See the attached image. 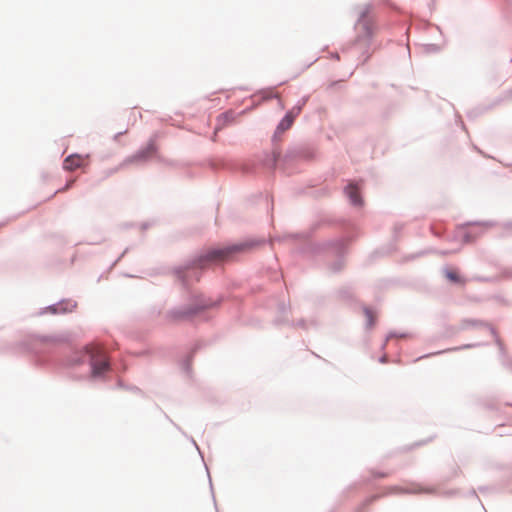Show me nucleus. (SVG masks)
I'll list each match as a JSON object with an SVG mask.
<instances>
[{
    "label": "nucleus",
    "mask_w": 512,
    "mask_h": 512,
    "mask_svg": "<svg viewBox=\"0 0 512 512\" xmlns=\"http://www.w3.org/2000/svg\"><path fill=\"white\" fill-rule=\"evenodd\" d=\"M157 151V147L154 141H150L144 148L139 150L132 159L134 161H145L151 158Z\"/></svg>",
    "instance_id": "obj_5"
},
{
    "label": "nucleus",
    "mask_w": 512,
    "mask_h": 512,
    "mask_svg": "<svg viewBox=\"0 0 512 512\" xmlns=\"http://www.w3.org/2000/svg\"><path fill=\"white\" fill-rule=\"evenodd\" d=\"M87 352L90 355L93 377L101 376L109 369V363L101 346L91 345L87 347Z\"/></svg>",
    "instance_id": "obj_2"
},
{
    "label": "nucleus",
    "mask_w": 512,
    "mask_h": 512,
    "mask_svg": "<svg viewBox=\"0 0 512 512\" xmlns=\"http://www.w3.org/2000/svg\"><path fill=\"white\" fill-rule=\"evenodd\" d=\"M247 247V244H237L223 248H213L199 258L198 265L204 267L210 263H219L228 260L232 255L245 250Z\"/></svg>",
    "instance_id": "obj_1"
},
{
    "label": "nucleus",
    "mask_w": 512,
    "mask_h": 512,
    "mask_svg": "<svg viewBox=\"0 0 512 512\" xmlns=\"http://www.w3.org/2000/svg\"><path fill=\"white\" fill-rule=\"evenodd\" d=\"M87 156H82L79 154H73L68 156L63 162V168L67 171H74L78 168H81L87 163Z\"/></svg>",
    "instance_id": "obj_4"
},
{
    "label": "nucleus",
    "mask_w": 512,
    "mask_h": 512,
    "mask_svg": "<svg viewBox=\"0 0 512 512\" xmlns=\"http://www.w3.org/2000/svg\"><path fill=\"white\" fill-rule=\"evenodd\" d=\"M445 276L449 281H451L453 283H459V284L465 283V280L458 274V272L456 270H451V269L446 270Z\"/></svg>",
    "instance_id": "obj_7"
},
{
    "label": "nucleus",
    "mask_w": 512,
    "mask_h": 512,
    "mask_svg": "<svg viewBox=\"0 0 512 512\" xmlns=\"http://www.w3.org/2000/svg\"><path fill=\"white\" fill-rule=\"evenodd\" d=\"M345 191H346L347 196L350 198L351 202L354 205H361L362 204V199L359 196V187L356 184L350 183L347 186Z\"/></svg>",
    "instance_id": "obj_6"
},
{
    "label": "nucleus",
    "mask_w": 512,
    "mask_h": 512,
    "mask_svg": "<svg viewBox=\"0 0 512 512\" xmlns=\"http://www.w3.org/2000/svg\"><path fill=\"white\" fill-rule=\"evenodd\" d=\"M293 122L292 113H288L280 122L278 126V130L285 131L290 128Z\"/></svg>",
    "instance_id": "obj_8"
},
{
    "label": "nucleus",
    "mask_w": 512,
    "mask_h": 512,
    "mask_svg": "<svg viewBox=\"0 0 512 512\" xmlns=\"http://www.w3.org/2000/svg\"><path fill=\"white\" fill-rule=\"evenodd\" d=\"M208 307H209V305H208V304H205V305H203V306H202V308H203V309H204V308H208Z\"/></svg>",
    "instance_id": "obj_10"
},
{
    "label": "nucleus",
    "mask_w": 512,
    "mask_h": 512,
    "mask_svg": "<svg viewBox=\"0 0 512 512\" xmlns=\"http://www.w3.org/2000/svg\"><path fill=\"white\" fill-rule=\"evenodd\" d=\"M371 11L372 7L370 5H365L360 12L357 29L362 32L364 38H371L376 30L374 21L369 17Z\"/></svg>",
    "instance_id": "obj_3"
},
{
    "label": "nucleus",
    "mask_w": 512,
    "mask_h": 512,
    "mask_svg": "<svg viewBox=\"0 0 512 512\" xmlns=\"http://www.w3.org/2000/svg\"><path fill=\"white\" fill-rule=\"evenodd\" d=\"M74 182H75V179H71V180H69V181L66 183V185H65L63 188L58 189V190L56 191V193H64V192L68 191V190L73 186Z\"/></svg>",
    "instance_id": "obj_9"
}]
</instances>
